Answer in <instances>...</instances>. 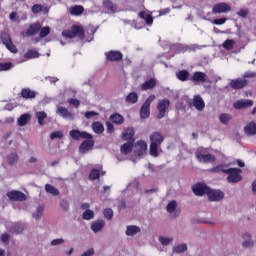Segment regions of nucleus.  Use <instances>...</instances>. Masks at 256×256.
<instances>
[{"instance_id":"obj_33","label":"nucleus","mask_w":256,"mask_h":256,"mask_svg":"<svg viewBox=\"0 0 256 256\" xmlns=\"http://www.w3.org/2000/svg\"><path fill=\"white\" fill-rule=\"evenodd\" d=\"M31 119V115L30 114H23L19 117L18 119V125L19 127H25L26 123H29Z\"/></svg>"},{"instance_id":"obj_49","label":"nucleus","mask_w":256,"mask_h":256,"mask_svg":"<svg viewBox=\"0 0 256 256\" xmlns=\"http://www.w3.org/2000/svg\"><path fill=\"white\" fill-rule=\"evenodd\" d=\"M70 137H72V139H74L75 141H79L81 139V131L71 130Z\"/></svg>"},{"instance_id":"obj_60","label":"nucleus","mask_w":256,"mask_h":256,"mask_svg":"<svg viewBox=\"0 0 256 256\" xmlns=\"http://www.w3.org/2000/svg\"><path fill=\"white\" fill-rule=\"evenodd\" d=\"M62 243H65V240H63L62 238L54 239L51 241V245L53 247H55L57 245H62Z\"/></svg>"},{"instance_id":"obj_53","label":"nucleus","mask_w":256,"mask_h":256,"mask_svg":"<svg viewBox=\"0 0 256 256\" xmlns=\"http://www.w3.org/2000/svg\"><path fill=\"white\" fill-rule=\"evenodd\" d=\"M50 139H63V132L61 131H55V132H52L51 135H50Z\"/></svg>"},{"instance_id":"obj_18","label":"nucleus","mask_w":256,"mask_h":256,"mask_svg":"<svg viewBox=\"0 0 256 256\" xmlns=\"http://www.w3.org/2000/svg\"><path fill=\"white\" fill-rule=\"evenodd\" d=\"M157 87V79L150 78L141 85V91H149Z\"/></svg>"},{"instance_id":"obj_56","label":"nucleus","mask_w":256,"mask_h":256,"mask_svg":"<svg viewBox=\"0 0 256 256\" xmlns=\"http://www.w3.org/2000/svg\"><path fill=\"white\" fill-rule=\"evenodd\" d=\"M11 233H15L16 235H19V233H23V226H14L13 228H11Z\"/></svg>"},{"instance_id":"obj_38","label":"nucleus","mask_w":256,"mask_h":256,"mask_svg":"<svg viewBox=\"0 0 256 256\" xmlns=\"http://www.w3.org/2000/svg\"><path fill=\"white\" fill-rule=\"evenodd\" d=\"M38 33H39L40 39H45V37L50 35L51 28H49V26L42 27L40 28V31Z\"/></svg>"},{"instance_id":"obj_5","label":"nucleus","mask_w":256,"mask_h":256,"mask_svg":"<svg viewBox=\"0 0 256 256\" xmlns=\"http://www.w3.org/2000/svg\"><path fill=\"white\" fill-rule=\"evenodd\" d=\"M0 39H1V42L3 43V45H5L6 49H8V51H10V53H18L19 52V50L17 49V46H15V44H13V40L11 39V35H9V33H7V32L1 33Z\"/></svg>"},{"instance_id":"obj_16","label":"nucleus","mask_w":256,"mask_h":256,"mask_svg":"<svg viewBox=\"0 0 256 256\" xmlns=\"http://www.w3.org/2000/svg\"><path fill=\"white\" fill-rule=\"evenodd\" d=\"M41 31V22L37 21L33 24H30L29 28L26 30V37H33Z\"/></svg>"},{"instance_id":"obj_34","label":"nucleus","mask_w":256,"mask_h":256,"mask_svg":"<svg viewBox=\"0 0 256 256\" xmlns=\"http://www.w3.org/2000/svg\"><path fill=\"white\" fill-rule=\"evenodd\" d=\"M137 101H139V95H137V93H135V92H130L126 96V102L127 103L135 104V103H137Z\"/></svg>"},{"instance_id":"obj_17","label":"nucleus","mask_w":256,"mask_h":256,"mask_svg":"<svg viewBox=\"0 0 256 256\" xmlns=\"http://www.w3.org/2000/svg\"><path fill=\"white\" fill-rule=\"evenodd\" d=\"M248 83L249 82L247 81V79L236 78V79L231 80L230 87L232 89L239 90V89H243L244 87H247Z\"/></svg>"},{"instance_id":"obj_21","label":"nucleus","mask_w":256,"mask_h":256,"mask_svg":"<svg viewBox=\"0 0 256 256\" xmlns=\"http://www.w3.org/2000/svg\"><path fill=\"white\" fill-rule=\"evenodd\" d=\"M111 123H114V125H123L125 123V118L119 113H113L110 116Z\"/></svg>"},{"instance_id":"obj_25","label":"nucleus","mask_w":256,"mask_h":256,"mask_svg":"<svg viewBox=\"0 0 256 256\" xmlns=\"http://www.w3.org/2000/svg\"><path fill=\"white\" fill-rule=\"evenodd\" d=\"M84 12L85 8L82 5H75L70 7V15L79 17V15H83Z\"/></svg>"},{"instance_id":"obj_64","label":"nucleus","mask_w":256,"mask_h":256,"mask_svg":"<svg viewBox=\"0 0 256 256\" xmlns=\"http://www.w3.org/2000/svg\"><path fill=\"white\" fill-rule=\"evenodd\" d=\"M106 127H107V133H113V131H115V126H113L111 122H107Z\"/></svg>"},{"instance_id":"obj_28","label":"nucleus","mask_w":256,"mask_h":256,"mask_svg":"<svg viewBox=\"0 0 256 256\" xmlns=\"http://www.w3.org/2000/svg\"><path fill=\"white\" fill-rule=\"evenodd\" d=\"M122 155H129L133 151V141L126 142L120 147Z\"/></svg>"},{"instance_id":"obj_37","label":"nucleus","mask_w":256,"mask_h":256,"mask_svg":"<svg viewBox=\"0 0 256 256\" xmlns=\"http://www.w3.org/2000/svg\"><path fill=\"white\" fill-rule=\"evenodd\" d=\"M24 57L25 59H37L39 58V52L37 50H28Z\"/></svg>"},{"instance_id":"obj_32","label":"nucleus","mask_w":256,"mask_h":256,"mask_svg":"<svg viewBox=\"0 0 256 256\" xmlns=\"http://www.w3.org/2000/svg\"><path fill=\"white\" fill-rule=\"evenodd\" d=\"M177 79H179V81L185 82V81H189V71L187 70H180L177 74H176Z\"/></svg>"},{"instance_id":"obj_42","label":"nucleus","mask_w":256,"mask_h":256,"mask_svg":"<svg viewBox=\"0 0 256 256\" xmlns=\"http://www.w3.org/2000/svg\"><path fill=\"white\" fill-rule=\"evenodd\" d=\"M166 209H167L168 213H175V209H177V201H175V200L170 201L167 204Z\"/></svg>"},{"instance_id":"obj_36","label":"nucleus","mask_w":256,"mask_h":256,"mask_svg":"<svg viewBox=\"0 0 256 256\" xmlns=\"http://www.w3.org/2000/svg\"><path fill=\"white\" fill-rule=\"evenodd\" d=\"M103 7L107 9V11H116L117 5H115L111 0H104L103 1Z\"/></svg>"},{"instance_id":"obj_19","label":"nucleus","mask_w":256,"mask_h":256,"mask_svg":"<svg viewBox=\"0 0 256 256\" xmlns=\"http://www.w3.org/2000/svg\"><path fill=\"white\" fill-rule=\"evenodd\" d=\"M253 107V100H238L234 103V109H247Z\"/></svg>"},{"instance_id":"obj_40","label":"nucleus","mask_w":256,"mask_h":256,"mask_svg":"<svg viewBox=\"0 0 256 256\" xmlns=\"http://www.w3.org/2000/svg\"><path fill=\"white\" fill-rule=\"evenodd\" d=\"M234 46H235V40H231V39L224 41V43L222 44V47L227 51L233 50Z\"/></svg>"},{"instance_id":"obj_39","label":"nucleus","mask_w":256,"mask_h":256,"mask_svg":"<svg viewBox=\"0 0 256 256\" xmlns=\"http://www.w3.org/2000/svg\"><path fill=\"white\" fill-rule=\"evenodd\" d=\"M99 177H101V173L98 169L93 168L89 174L90 181H96V179H99Z\"/></svg>"},{"instance_id":"obj_43","label":"nucleus","mask_w":256,"mask_h":256,"mask_svg":"<svg viewBox=\"0 0 256 256\" xmlns=\"http://www.w3.org/2000/svg\"><path fill=\"white\" fill-rule=\"evenodd\" d=\"M244 239H248L242 243V247H253V241H251V234H244Z\"/></svg>"},{"instance_id":"obj_52","label":"nucleus","mask_w":256,"mask_h":256,"mask_svg":"<svg viewBox=\"0 0 256 256\" xmlns=\"http://www.w3.org/2000/svg\"><path fill=\"white\" fill-rule=\"evenodd\" d=\"M31 11L34 13V15H37V13H41V11H43V5L34 4L31 8Z\"/></svg>"},{"instance_id":"obj_59","label":"nucleus","mask_w":256,"mask_h":256,"mask_svg":"<svg viewBox=\"0 0 256 256\" xmlns=\"http://www.w3.org/2000/svg\"><path fill=\"white\" fill-rule=\"evenodd\" d=\"M159 241L162 245H169L173 239H169L167 237H159Z\"/></svg>"},{"instance_id":"obj_54","label":"nucleus","mask_w":256,"mask_h":256,"mask_svg":"<svg viewBox=\"0 0 256 256\" xmlns=\"http://www.w3.org/2000/svg\"><path fill=\"white\" fill-rule=\"evenodd\" d=\"M249 15V10L245 9V8H241L238 12H237V16L238 17H242V19H245V17H247Z\"/></svg>"},{"instance_id":"obj_48","label":"nucleus","mask_w":256,"mask_h":256,"mask_svg":"<svg viewBox=\"0 0 256 256\" xmlns=\"http://www.w3.org/2000/svg\"><path fill=\"white\" fill-rule=\"evenodd\" d=\"M43 211H44L43 206H38L36 212L32 214V217L34 219H39V217H43Z\"/></svg>"},{"instance_id":"obj_1","label":"nucleus","mask_w":256,"mask_h":256,"mask_svg":"<svg viewBox=\"0 0 256 256\" xmlns=\"http://www.w3.org/2000/svg\"><path fill=\"white\" fill-rule=\"evenodd\" d=\"M165 141V137L160 132H154L150 135V155L152 157H159V149Z\"/></svg>"},{"instance_id":"obj_22","label":"nucleus","mask_w":256,"mask_h":256,"mask_svg":"<svg viewBox=\"0 0 256 256\" xmlns=\"http://www.w3.org/2000/svg\"><path fill=\"white\" fill-rule=\"evenodd\" d=\"M133 137H135V130L133 128H127L122 133V139L124 141H134Z\"/></svg>"},{"instance_id":"obj_61","label":"nucleus","mask_w":256,"mask_h":256,"mask_svg":"<svg viewBox=\"0 0 256 256\" xmlns=\"http://www.w3.org/2000/svg\"><path fill=\"white\" fill-rule=\"evenodd\" d=\"M60 207L61 209H63L64 211H69V202H67L66 200H62L60 202Z\"/></svg>"},{"instance_id":"obj_47","label":"nucleus","mask_w":256,"mask_h":256,"mask_svg":"<svg viewBox=\"0 0 256 256\" xmlns=\"http://www.w3.org/2000/svg\"><path fill=\"white\" fill-rule=\"evenodd\" d=\"M36 119H38L39 125H43V120L47 119V113L45 112H37Z\"/></svg>"},{"instance_id":"obj_27","label":"nucleus","mask_w":256,"mask_h":256,"mask_svg":"<svg viewBox=\"0 0 256 256\" xmlns=\"http://www.w3.org/2000/svg\"><path fill=\"white\" fill-rule=\"evenodd\" d=\"M136 147L139 156L143 155V153H147V142H145V140H139L136 143Z\"/></svg>"},{"instance_id":"obj_63","label":"nucleus","mask_w":256,"mask_h":256,"mask_svg":"<svg viewBox=\"0 0 256 256\" xmlns=\"http://www.w3.org/2000/svg\"><path fill=\"white\" fill-rule=\"evenodd\" d=\"M97 115H99V113L95 111H89L85 113L86 119H91V117H97Z\"/></svg>"},{"instance_id":"obj_14","label":"nucleus","mask_w":256,"mask_h":256,"mask_svg":"<svg viewBox=\"0 0 256 256\" xmlns=\"http://www.w3.org/2000/svg\"><path fill=\"white\" fill-rule=\"evenodd\" d=\"M93 147H95V141L93 139L85 140L79 146V153H81V155H85V153L91 151Z\"/></svg>"},{"instance_id":"obj_45","label":"nucleus","mask_w":256,"mask_h":256,"mask_svg":"<svg viewBox=\"0 0 256 256\" xmlns=\"http://www.w3.org/2000/svg\"><path fill=\"white\" fill-rule=\"evenodd\" d=\"M17 161H19V155H17L16 152L8 156L9 165H14V163H17Z\"/></svg>"},{"instance_id":"obj_35","label":"nucleus","mask_w":256,"mask_h":256,"mask_svg":"<svg viewBox=\"0 0 256 256\" xmlns=\"http://www.w3.org/2000/svg\"><path fill=\"white\" fill-rule=\"evenodd\" d=\"M45 191L46 193H50V195H54V196L59 195V189H57L55 186L51 184L45 185Z\"/></svg>"},{"instance_id":"obj_23","label":"nucleus","mask_w":256,"mask_h":256,"mask_svg":"<svg viewBox=\"0 0 256 256\" xmlns=\"http://www.w3.org/2000/svg\"><path fill=\"white\" fill-rule=\"evenodd\" d=\"M138 16L140 17V19H144V21L146 22V25H148L149 27H151V25H153V15L145 12V11H141Z\"/></svg>"},{"instance_id":"obj_12","label":"nucleus","mask_w":256,"mask_h":256,"mask_svg":"<svg viewBox=\"0 0 256 256\" xmlns=\"http://www.w3.org/2000/svg\"><path fill=\"white\" fill-rule=\"evenodd\" d=\"M207 197L209 201H221L225 197V193L221 190H213L209 188Z\"/></svg>"},{"instance_id":"obj_24","label":"nucleus","mask_w":256,"mask_h":256,"mask_svg":"<svg viewBox=\"0 0 256 256\" xmlns=\"http://www.w3.org/2000/svg\"><path fill=\"white\" fill-rule=\"evenodd\" d=\"M137 233H141V228L139 226H135V225L127 226V229H126L127 237H133L137 235Z\"/></svg>"},{"instance_id":"obj_9","label":"nucleus","mask_w":256,"mask_h":256,"mask_svg":"<svg viewBox=\"0 0 256 256\" xmlns=\"http://www.w3.org/2000/svg\"><path fill=\"white\" fill-rule=\"evenodd\" d=\"M189 81L192 83H209V76L205 74V72L196 71L192 74V76L189 78Z\"/></svg>"},{"instance_id":"obj_11","label":"nucleus","mask_w":256,"mask_h":256,"mask_svg":"<svg viewBox=\"0 0 256 256\" xmlns=\"http://www.w3.org/2000/svg\"><path fill=\"white\" fill-rule=\"evenodd\" d=\"M190 107H194L197 111H203L205 109V101L201 95H195L191 102H189Z\"/></svg>"},{"instance_id":"obj_30","label":"nucleus","mask_w":256,"mask_h":256,"mask_svg":"<svg viewBox=\"0 0 256 256\" xmlns=\"http://www.w3.org/2000/svg\"><path fill=\"white\" fill-rule=\"evenodd\" d=\"M105 227V221L98 220L91 225V229L94 233H99V231H102Z\"/></svg>"},{"instance_id":"obj_46","label":"nucleus","mask_w":256,"mask_h":256,"mask_svg":"<svg viewBox=\"0 0 256 256\" xmlns=\"http://www.w3.org/2000/svg\"><path fill=\"white\" fill-rule=\"evenodd\" d=\"M220 122L223 123V125H227L229 121L232 119L231 114H221L220 117Z\"/></svg>"},{"instance_id":"obj_50","label":"nucleus","mask_w":256,"mask_h":256,"mask_svg":"<svg viewBox=\"0 0 256 256\" xmlns=\"http://www.w3.org/2000/svg\"><path fill=\"white\" fill-rule=\"evenodd\" d=\"M103 213L105 219H107L108 221H111V219H113V209L106 208Z\"/></svg>"},{"instance_id":"obj_7","label":"nucleus","mask_w":256,"mask_h":256,"mask_svg":"<svg viewBox=\"0 0 256 256\" xmlns=\"http://www.w3.org/2000/svg\"><path fill=\"white\" fill-rule=\"evenodd\" d=\"M171 106V101L169 99H162L158 102L157 104V110H158V115L157 119H163L165 117L167 110Z\"/></svg>"},{"instance_id":"obj_62","label":"nucleus","mask_w":256,"mask_h":256,"mask_svg":"<svg viewBox=\"0 0 256 256\" xmlns=\"http://www.w3.org/2000/svg\"><path fill=\"white\" fill-rule=\"evenodd\" d=\"M256 73L255 72H246L243 75V79H255Z\"/></svg>"},{"instance_id":"obj_6","label":"nucleus","mask_w":256,"mask_h":256,"mask_svg":"<svg viewBox=\"0 0 256 256\" xmlns=\"http://www.w3.org/2000/svg\"><path fill=\"white\" fill-rule=\"evenodd\" d=\"M209 186L203 182H197L192 185V192L196 197H203V195H207L209 193Z\"/></svg>"},{"instance_id":"obj_55","label":"nucleus","mask_w":256,"mask_h":256,"mask_svg":"<svg viewBox=\"0 0 256 256\" xmlns=\"http://www.w3.org/2000/svg\"><path fill=\"white\" fill-rule=\"evenodd\" d=\"M68 103H70V105H73L76 109H79V105H81V101L77 100V98H70L68 100Z\"/></svg>"},{"instance_id":"obj_57","label":"nucleus","mask_w":256,"mask_h":256,"mask_svg":"<svg viewBox=\"0 0 256 256\" xmlns=\"http://www.w3.org/2000/svg\"><path fill=\"white\" fill-rule=\"evenodd\" d=\"M227 23V18H217L213 20L214 25H225Z\"/></svg>"},{"instance_id":"obj_41","label":"nucleus","mask_w":256,"mask_h":256,"mask_svg":"<svg viewBox=\"0 0 256 256\" xmlns=\"http://www.w3.org/2000/svg\"><path fill=\"white\" fill-rule=\"evenodd\" d=\"M93 217H95V212H93L92 210H86L82 215V219H84L85 221H91Z\"/></svg>"},{"instance_id":"obj_31","label":"nucleus","mask_w":256,"mask_h":256,"mask_svg":"<svg viewBox=\"0 0 256 256\" xmlns=\"http://www.w3.org/2000/svg\"><path fill=\"white\" fill-rule=\"evenodd\" d=\"M92 129H93L94 133H97V135H101V133H103V131H105V127L99 121L92 123Z\"/></svg>"},{"instance_id":"obj_3","label":"nucleus","mask_w":256,"mask_h":256,"mask_svg":"<svg viewBox=\"0 0 256 256\" xmlns=\"http://www.w3.org/2000/svg\"><path fill=\"white\" fill-rule=\"evenodd\" d=\"M242 170L239 168H228L225 170H222V173H226L227 176V182L228 183H239V181L243 180V177L241 176Z\"/></svg>"},{"instance_id":"obj_29","label":"nucleus","mask_w":256,"mask_h":256,"mask_svg":"<svg viewBox=\"0 0 256 256\" xmlns=\"http://www.w3.org/2000/svg\"><path fill=\"white\" fill-rule=\"evenodd\" d=\"M57 113L60 117H63V119H73V114H71V112H69L65 107H59L57 109Z\"/></svg>"},{"instance_id":"obj_2","label":"nucleus","mask_w":256,"mask_h":256,"mask_svg":"<svg viewBox=\"0 0 256 256\" xmlns=\"http://www.w3.org/2000/svg\"><path fill=\"white\" fill-rule=\"evenodd\" d=\"M62 36L66 39H75V37L85 39V30L79 25H73L70 30H64Z\"/></svg>"},{"instance_id":"obj_51","label":"nucleus","mask_w":256,"mask_h":256,"mask_svg":"<svg viewBox=\"0 0 256 256\" xmlns=\"http://www.w3.org/2000/svg\"><path fill=\"white\" fill-rule=\"evenodd\" d=\"M11 67H13V63L11 62L0 63V71H9Z\"/></svg>"},{"instance_id":"obj_26","label":"nucleus","mask_w":256,"mask_h":256,"mask_svg":"<svg viewBox=\"0 0 256 256\" xmlns=\"http://www.w3.org/2000/svg\"><path fill=\"white\" fill-rule=\"evenodd\" d=\"M244 132L246 135H256V123L255 122H250L244 127Z\"/></svg>"},{"instance_id":"obj_4","label":"nucleus","mask_w":256,"mask_h":256,"mask_svg":"<svg viewBox=\"0 0 256 256\" xmlns=\"http://www.w3.org/2000/svg\"><path fill=\"white\" fill-rule=\"evenodd\" d=\"M155 101V95H150L140 108V117L141 119H149L151 115V103Z\"/></svg>"},{"instance_id":"obj_15","label":"nucleus","mask_w":256,"mask_h":256,"mask_svg":"<svg viewBox=\"0 0 256 256\" xmlns=\"http://www.w3.org/2000/svg\"><path fill=\"white\" fill-rule=\"evenodd\" d=\"M196 159L199 161V163H215L217 158H215V156L212 154L196 152Z\"/></svg>"},{"instance_id":"obj_8","label":"nucleus","mask_w":256,"mask_h":256,"mask_svg":"<svg viewBox=\"0 0 256 256\" xmlns=\"http://www.w3.org/2000/svg\"><path fill=\"white\" fill-rule=\"evenodd\" d=\"M106 61L109 63H115L118 61H123V53L118 50H110L105 52Z\"/></svg>"},{"instance_id":"obj_13","label":"nucleus","mask_w":256,"mask_h":256,"mask_svg":"<svg viewBox=\"0 0 256 256\" xmlns=\"http://www.w3.org/2000/svg\"><path fill=\"white\" fill-rule=\"evenodd\" d=\"M231 11V6L225 2H220L212 8V12L217 15L219 13H229Z\"/></svg>"},{"instance_id":"obj_10","label":"nucleus","mask_w":256,"mask_h":256,"mask_svg":"<svg viewBox=\"0 0 256 256\" xmlns=\"http://www.w3.org/2000/svg\"><path fill=\"white\" fill-rule=\"evenodd\" d=\"M7 197L10 201H27V195L19 190L7 192Z\"/></svg>"},{"instance_id":"obj_44","label":"nucleus","mask_w":256,"mask_h":256,"mask_svg":"<svg viewBox=\"0 0 256 256\" xmlns=\"http://www.w3.org/2000/svg\"><path fill=\"white\" fill-rule=\"evenodd\" d=\"M187 251V244H180L173 248L174 253H185Z\"/></svg>"},{"instance_id":"obj_20","label":"nucleus","mask_w":256,"mask_h":256,"mask_svg":"<svg viewBox=\"0 0 256 256\" xmlns=\"http://www.w3.org/2000/svg\"><path fill=\"white\" fill-rule=\"evenodd\" d=\"M21 97L23 99H35V97H37V93L30 88H23L21 90Z\"/></svg>"},{"instance_id":"obj_58","label":"nucleus","mask_w":256,"mask_h":256,"mask_svg":"<svg viewBox=\"0 0 256 256\" xmlns=\"http://www.w3.org/2000/svg\"><path fill=\"white\" fill-rule=\"evenodd\" d=\"M80 139L92 140L93 135L89 134V132H80Z\"/></svg>"}]
</instances>
